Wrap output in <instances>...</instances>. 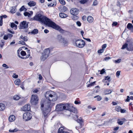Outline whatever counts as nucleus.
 I'll return each instance as SVG.
<instances>
[{
  "label": "nucleus",
  "instance_id": "nucleus-19",
  "mask_svg": "<svg viewBox=\"0 0 133 133\" xmlns=\"http://www.w3.org/2000/svg\"><path fill=\"white\" fill-rule=\"evenodd\" d=\"M59 16L62 18H65L68 16L67 15L63 13H60L59 14Z\"/></svg>",
  "mask_w": 133,
  "mask_h": 133
},
{
  "label": "nucleus",
  "instance_id": "nucleus-16",
  "mask_svg": "<svg viewBox=\"0 0 133 133\" xmlns=\"http://www.w3.org/2000/svg\"><path fill=\"white\" fill-rule=\"evenodd\" d=\"M5 106L4 104L2 103H0V111H3L5 109Z\"/></svg>",
  "mask_w": 133,
  "mask_h": 133
},
{
  "label": "nucleus",
  "instance_id": "nucleus-57",
  "mask_svg": "<svg viewBox=\"0 0 133 133\" xmlns=\"http://www.w3.org/2000/svg\"><path fill=\"white\" fill-rule=\"evenodd\" d=\"M19 43L23 45H24L25 44V42L23 41H19Z\"/></svg>",
  "mask_w": 133,
  "mask_h": 133
},
{
  "label": "nucleus",
  "instance_id": "nucleus-25",
  "mask_svg": "<svg viewBox=\"0 0 133 133\" xmlns=\"http://www.w3.org/2000/svg\"><path fill=\"white\" fill-rule=\"evenodd\" d=\"M38 30L37 29H34L31 32V33L34 34H36L38 33Z\"/></svg>",
  "mask_w": 133,
  "mask_h": 133
},
{
  "label": "nucleus",
  "instance_id": "nucleus-37",
  "mask_svg": "<svg viewBox=\"0 0 133 133\" xmlns=\"http://www.w3.org/2000/svg\"><path fill=\"white\" fill-rule=\"evenodd\" d=\"M60 3L64 5L65 4V1L64 0H59Z\"/></svg>",
  "mask_w": 133,
  "mask_h": 133
},
{
  "label": "nucleus",
  "instance_id": "nucleus-9",
  "mask_svg": "<svg viewBox=\"0 0 133 133\" xmlns=\"http://www.w3.org/2000/svg\"><path fill=\"white\" fill-rule=\"evenodd\" d=\"M20 25L21 29H25L28 27V24L26 21H23L20 23Z\"/></svg>",
  "mask_w": 133,
  "mask_h": 133
},
{
  "label": "nucleus",
  "instance_id": "nucleus-53",
  "mask_svg": "<svg viewBox=\"0 0 133 133\" xmlns=\"http://www.w3.org/2000/svg\"><path fill=\"white\" fill-rule=\"evenodd\" d=\"M23 40L25 41H27L28 40V39L27 38V37L26 36H24V37L23 38Z\"/></svg>",
  "mask_w": 133,
  "mask_h": 133
},
{
  "label": "nucleus",
  "instance_id": "nucleus-15",
  "mask_svg": "<svg viewBox=\"0 0 133 133\" xmlns=\"http://www.w3.org/2000/svg\"><path fill=\"white\" fill-rule=\"evenodd\" d=\"M15 119V117L14 115H11L10 116L9 120L10 122H12L14 121Z\"/></svg>",
  "mask_w": 133,
  "mask_h": 133
},
{
  "label": "nucleus",
  "instance_id": "nucleus-59",
  "mask_svg": "<svg viewBox=\"0 0 133 133\" xmlns=\"http://www.w3.org/2000/svg\"><path fill=\"white\" fill-rule=\"evenodd\" d=\"M117 5L118 6H120L121 5L120 3L118 1L117 2Z\"/></svg>",
  "mask_w": 133,
  "mask_h": 133
},
{
  "label": "nucleus",
  "instance_id": "nucleus-28",
  "mask_svg": "<svg viewBox=\"0 0 133 133\" xmlns=\"http://www.w3.org/2000/svg\"><path fill=\"white\" fill-rule=\"evenodd\" d=\"M80 122L78 124L79 125H80V127L79 126L77 127L78 128H81L82 127L83 125V122H82V120H79Z\"/></svg>",
  "mask_w": 133,
  "mask_h": 133
},
{
  "label": "nucleus",
  "instance_id": "nucleus-63",
  "mask_svg": "<svg viewBox=\"0 0 133 133\" xmlns=\"http://www.w3.org/2000/svg\"><path fill=\"white\" fill-rule=\"evenodd\" d=\"M39 79L40 80H41L42 78V76L41 75H39Z\"/></svg>",
  "mask_w": 133,
  "mask_h": 133
},
{
  "label": "nucleus",
  "instance_id": "nucleus-40",
  "mask_svg": "<svg viewBox=\"0 0 133 133\" xmlns=\"http://www.w3.org/2000/svg\"><path fill=\"white\" fill-rule=\"evenodd\" d=\"M121 61V59H119L117 60H115L114 62L116 63H120Z\"/></svg>",
  "mask_w": 133,
  "mask_h": 133
},
{
  "label": "nucleus",
  "instance_id": "nucleus-34",
  "mask_svg": "<svg viewBox=\"0 0 133 133\" xmlns=\"http://www.w3.org/2000/svg\"><path fill=\"white\" fill-rule=\"evenodd\" d=\"M128 45V44L125 43L123 45L122 47L121 48L122 49H124L126 48H127Z\"/></svg>",
  "mask_w": 133,
  "mask_h": 133
},
{
  "label": "nucleus",
  "instance_id": "nucleus-46",
  "mask_svg": "<svg viewBox=\"0 0 133 133\" xmlns=\"http://www.w3.org/2000/svg\"><path fill=\"white\" fill-rule=\"evenodd\" d=\"M104 50L102 48L101 49L99 50L98 51V53H102L104 51Z\"/></svg>",
  "mask_w": 133,
  "mask_h": 133
},
{
  "label": "nucleus",
  "instance_id": "nucleus-50",
  "mask_svg": "<svg viewBox=\"0 0 133 133\" xmlns=\"http://www.w3.org/2000/svg\"><path fill=\"white\" fill-rule=\"evenodd\" d=\"M2 66L4 67L5 68H8V65L5 64H3Z\"/></svg>",
  "mask_w": 133,
  "mask_h": 133
},
{
  "label": "nucleus",
  "instance_id": "nucleus-21",
  "mask_svg": "<svg viewBox=\"0 0 133 133\" xmlns=\"http://www.w3.org/2000/svg\"><path fill=\"white\" fill-rule=\"evenodd\" d=\"M111 91L109 89H107L105 90L104 93L105 95L108 94H111Z\"/></svg>",
  "mask_w": 133,
  "mask_h": 133
},
{
  "label": "nucleus",
  "instance_id": "nucleus-5",
  "mask_svg": "<svg viewBox=\"0 0 133 133\" xmlns=\"http://www.w3.org/2000/svg\"><path fill=\"white\" fill-rule=\"evenodd\" d=\"M52 50V49L50 48L45 49L41 57V60L42 61H44L49 56L50 52Z\"/></svg>",
  "mask_w": 133,
  "mask_h": 133
},
{
  "label": "nucleus",
  "instance_id": "nucleus-27",
  "mask_svg": "<svg viewBox=\"0 0 133 133\" xmlns=\"http://www.w3.org/2000/svg\"><path fill=\"white\" fill-rule=\"evenodd\" d=\"M16 11V10L15 7H12V9H11L10 12L12 13H15Z\"/></svg>",
  "mask_w": 133,
  "mask_h": 133
},
{
  "label": "nucleus",
  "instance_id": "nucleus-58",
  "mask_svg": "<svg viewBox=\"0 0 133 133\" xmlns=\"http://www.w3.org/2000/svg\"><path fill=\"white\" fill-rule=\"evenodd\" d=\"M7 17V16L5 15H4L3 16H1V18L2 19H3V17H4V18H6Z\"/></svg>",
  "mask_w": 133,
  "mask_h": 133
},
{
  "label": "nucleus",
  "instance_id": "nucleus-38",
  "mask_svg": "<svg viewBox=\"0 0 133 133\" xmlns=\"http://www.w3.org/2000/svg\"><path fill=\"white\" fill-rule=\"evenodd\" d=\"M121 71H117L116 73V76L117 77H119V76L120 75Z\"/></svg>",
  "mask_w": 133,
  "mask_h": 133
},
{
  "label": "nucleus",
  "instance_id": "nucleus-43",
  "mask_svg": "<svg viewBox=\"0 0 133 133\" xmlns=\"http://www.w3.org/2000/svg\"><path fill=\"white\" fill-rule=\"evenodd\" d=\"M12 77L14 78H17L18 77V75H16L15 73H14L12 75Z\"/></svg>",
  "mask_w": 133,
  "mask_h": 133
},
{
  "label": "nucleus",
  "instance_id": "nucleus-14",
  "mask_svg": "<svg viewBox=\"0 0 133 133\" xmlns=\"http://www.w3.org/2000/svg\"><path fill=\"white\" fill-rule=\"evenodd\" d=\"M87 20L89 23H91L93 22L94 19L92 16H89L87 18Z\"/></svg>",
  "mask_w": 133,
  "mask_h": 133
},
{
  "label": "nucleus",
  "instance_id": "nucleus-23",
  "mask_svg": "<svg viewBox=\"0 0 133 133\" xmlns=\"http://www.w3.org/2000/svg\"><path fill=\"white\" fill-rule=\"evenodd\" d=\"M21 83L20 80L19 79H17L15 81L14 83L15 84L17 85H19Z\"/></svg>",
  "mask_w": 133,
  "mask_h": 133
},
{
  "label": "nucleus",
  "instance_id": "nucleus-44",
  "mask_svg": "<svg viewBox=\"0 0 133 133\" xmlns=\"http://www.w3.org/2000/svg\"><path fill=\"white\" fill-rule=\"evenodd\" d=\"M88 0H82L80 1L81 3L84 4L87 2Z\"/></svg>",
  "mask_w": 133,
  "mask_h": 133
},
{
  "label": "nucleus",
  "instance_id": "nucleus-41",
  "mask_svg": "<svg viewBox=\"0 0 133 133\" xmlns=\"http://www.w3.org/2000/svg\"><path fill=\"white\" fill-rule=\"evenodd\" d=\"M21 55L23 56H24L26 55V53L24 51H22L21 52Z\"/></svg>",
  "mask_w": 133,
  "mask_h": 133
},
{
  "label": "nucleus",
  "instance_id": "nucleus-31",
  "mask_svg": "<svg viewBox=\"0 0 133 133\" xmlns=\"http://www.w3.org/2000/svg\"><path fill=\"white\" fill-rule=\"evenodd\" d=\"M72 18L73 20H77L78 19V16H76V15H74L72 17Z\"/></svg>",
  "mask_w": 133,
  "mask_h": 133
},
{
  "label": "nucleus",
  "instance_id": "nucleus-17",
  "mask_svg": "<svg viewBox=\"0 0 133 133\" xmlns=\"http://www.w3.org/2000/svg\"><path fill=\"white\" fill-rule=\"evenodd\" d=\"M28 5L30 7L34 6L36 4V3L34 1H30L28 3Z\"/></svg>",
  "mask_w": 133,
  "mask_h": 133
},
{
  "label": "nucleus",
  "instance_id": "nucleus-45",
  "mask_svg": "<svg viewBox=\"0 0 133 133\" xmlns=\"http://www.w3.org/2000/svg\"><path fill=\"white\" fill-rule=\"evenodd\" d=\"M98 2L96 0H95L93 2V5L94 6H95L97 5Z\"/></svg>",
  "mask_w": 133,
  "mask_h": 133
},
{
  "label": "nucleus",
  "instance_id": "nucleus-32",
  "mask_svg": "<svg viewBox=\"0 0 133 133\" xmlns=\"http://www.w3.org/2000/svg\"><path fill=\"white\" fill-rule=\"evenodd\" d=\"M121 108L119 106H117L116 107V111H117L118 112H119L121 110Z\"/></svg>",
  "mask_w": 133,
  "mask_h": 133
},
{
  "label": "nucleus",
  "instance_id": "nucleus-1",
  "mask_svg": "<svg viewBox=\"0 0 133 133\" xmlns=\"http://www.w3.org/2000/svg\"><path fill=\"white\" fill-rule=\"evenodd\" d=\"M33 19L35 20L38 21L43 23L48 26L51 27L56 30H59L60 31L62 30V29H61L59 26L57 25L49 19L40 14L36 15L34 17Z\"/></svg>",
  "mask_w": 133,
  "mask_h": 133
},
{
  "label": "nucleus",
  "instance_id": "nucleus-49",
  "mask_svg": "<svg viewBox=\"0 0 133 133\" xmlns=\"http://www.w3.org/2000/svg\"><path fill=\"white\" fill-rule=\"evenodd\" d=\"M105 72V69H103L102 70L100 71V74H103L104 72Z\"/></svg>",
  "mask_w": 133,
  "mask_h": 133
},
{
  "label": "nucleus",
  "instance_id": "nucleus-22",
  "mask_svg": "<svg viewBox=\"0 0 133 133\" xmlns=\"http://www.w3.org/2000/svg\"><path fill=\"white\" fill-rule=\"evenodd\" d=\"M127 28L130 30L133 29V26L131 23H128L127 26Z\"/></svg>",
  "mask_w": 133,
  "mask_h": 133
},
{
  "label": "nucleus",
  "instance_id": "nucleus-11",
  "mask_svg": "<svg viewBox=\"0 0 133 133\" xmlns=\"http://www.w3.org/2000/svg\"><path fill=\"white\" fill-rule=\"evenodd\" d=\"M30 109V105L28 104L25 105L22 108V110L25 111H29Z\"/></svg>",
  "mask_w": 133,
  "mask_h": 133
},
{
  "label": "nucleus",
  "instance_id": "nucleus-47",
  "mask_svg": "<svg viewBox=\"0 0 133 133\" xmlns=\"http://www.w3.org/2000/svg\"><path fill=\"white\" fill-rule=\"evenodd\" d=\"M117 22H113V23L112 24V26H116V25H117Z\"/></svg>",
  "mask_w": 133,
  "mask_h": 133
},
{
  "label": "nucleus",
  "instance_id": "nucleus-48",
  "mask_svg": "<svg viewBox=\"0 0 133 133\" xmlns=\"http://www.w3.org/2000/svg\"><path fill=\"white\" fill-rule=\"evenodd\" d=\"M76 24L78 26H80L81 25V23L79 21H77L76 22Z\"/></svg>",
  "mask_w": 133,
  "mask_h": 133
},
{
  "label": "nucleus",
  "instance_id": "nucleus-39",
  "mask_svg": "<svg viewBox=\"0 0 133 133\" xmlns=\"http://www.w3.org/2000/svg\"><path fill=\"white\" fill-rule=\"evenodd\" d=\"M95 82H95V81L94 82H93L92 83H91L89 85H88V86H87L88 87H90L93 86L94 85V84H95Z\"/></svg>",
  "mask_w": 133,
  "mask_h": 133
},
{
  "label": "nucleus",
  "instance_id": "nucleus-13",
  "mask_svg": "<svg viewBox=\"0 0 133 133\" xmlns=\"http://www.w3.org/2000/svg\"><path fill=\"white\" fill-rule=\"evenodd\" d=\"M127 50L129 51H133V45L132 44H128Z\"/></svg>",
  "mask_w": 133,
  "mask_h": 133
},
{
  "label": "nucleus",
  "instance_id": "nucleus-8",
  "mask_svg": "<svg viewBox=\"0 0 133 133\" xmlns=\"http://www.w3.org/2000/svg\"><path fill=\"white\" fill-rule=\"evenodd\" d=\"M32 117V114L29 112H25L23 115V118L25 121L30 120Z\"/></svg>",
  "mask_w": 133,
  "mask_h": 133
},
{
  "label": "nucleus",
  "instance_id": "nucleus-62",
  "mask_svg": "<svg viewBox=\"0 0 133 133\" xmlns=\"http://www.w3.org/2000/svg\"><path fill=\"white\" fill-rule=\"evenodd\" d=\"M83 38L84 39H85L87 41H89L90 42L91 41V40L89 38Z\"/></svg>",
  "mask_w": 133,
  "mask_h": 133
},
{
  "label": "nucleus",
  "instance_id": "nucleus-10",
  "mask_svg": "<svg viewBox=\"0 0 133 133\" xmlns=\"http://www.w3.org/2000/svg\"><path fill=\"white\" fill-rule=\"evenodd\" d=\"M78 10L75 8H72L70 10L71 14L73 15H76L78 13Z\"/></svg>",
  "mask_w": 133,
  "mask_h": 133
},
{
  "label": "nucleus",
  "instance_id": "nucleus-12",
  "mask_svg": "<svg viewBox=\"0 0 133 133\" xmlns=\"http://www.w3.org/2000/svg\"><path fill=\"white\" fill-rule=\"evenodd\" d=\"M57 39L60 43H63L64 45L67 43V42L63 38H62L61 36H58Z\"/></svg>",
  "mask_w": 133,
  "mask_h": 133
},
{
  "label": "nucleus",
  "instance_id": "nucleus-30",
  "mask_svg": "<svg viewBox=\"0 0 133 133\" xmlns=\"http://www.w3.org/2000/svg\"><path fill=\"white\" fill-rule=\"evenodd\" d=\"M11 28L15 27L16 29L17 28V25H15L14 23H12L11 24Z\"/></svg>",
  "mask_w": 133,
  "mask_h": 133
},
{
  "label": "nucleus",
  "instance_id": "nucleus-35",
  "mask_svg": "<svg viewBox=\"0 0 133 133\" xmlns=\"http://www.w3.org/2000/svg\"><path fill=\"white\" fill-rule=\"evenodd\" d=\"M56 4V2L54 3V4L52 3H51L49 4L48 5V6L49 7H50L52 6H55Z\"/></svg>",
  "mask_w": 133,
  "mask_h": 133
},
{
  "label": "nucleus",
  "instance_id": "nucleus-2",
  "mask_svg": "<svg viewBox=\"0 0 133 133\" xmlns=\"http://www.w3.org/2000/svg\"><path fill=\"white\" fill-rule=\"evenodd\" d=\"M64 110H67L75 113L76 109L70 106L69 103H59L58 104L56 107V110L57 111H62Z\"/></svg>",
  "mask_w": 133,
  "mask_h": 133
},
{
  "label": "nucleus",
  "instance_id": "nucleus-6",
  "mask_svg": "<svg viewBox=\"0 0 133 133\" xmlns=\"http://www.w3.org/2000/svg\"><path fill=\"white\" fill-rule=\"evenodd\" d=\"M38 100L39 99L37 95H32L31 102L32 104L36 105L38 103Z\"/></svg>",
  "mask_w": 133,
  "mask_h": 133
},
{
  "label": "nucleus",
  "instance_id": "nucleus-3",
  "mask_svg": "<svg viewBox=\"0 0 133 133\" xmlns=\"http://www.w3.org/2000/svg\"><path fill=\"white\" fill-rule=\"evenodd\" d=\"M45 96L47 99L50 101H55L58 98L56 94L53 92L49 91L46 92Z\"/></svg>",
  "mask_w": 133,
  "mask_h": 133
},
{
  "label": "nucleus",
  "instance_id": "nucleus-20",
  "mask_svg": "<svg viewBox=\"0 0 133 133\" xmlns=\"http://www.w3.org/2000/svg\"><path fill=\"white\" fill-rule=\"evenodd\" d=\"M33 14L32 11H31L30 13H29L28 12H25L24 13V15L25 16H28V17H30L31 15Z\"/></svg>",
  "mask_w": 133,
  "mask_h": 133
},
{
  "label": "nucleus",
  "instance_id": "nucleus-18",
  "mask_svg": "<svg viewBox=\"0 0 133 133\" xmlns=\"http://www.w3.org/2000/svg\"><path fill=\"white\" fill-rule=\"evenodd\" d=\"M63 128L62 127H60L58 129V133H69L65 132L63 131Z\"/></svg>",
  "mask_w": 133,
  "mask_h": 133
},
{
  "label": "nucleus",
  "instance_id": "nucleus-64",
  "mask_svg": "<svg viewBox=\"0 0 133 133\" xmlns=\"http://www.w3.org/2000/svg\"><path fill=\"white\" fill-rule=\"evenodd\" d=\"M112 103L113 105H116L117 104V103H116V102H112Z\"/></svg>",
  "mask_w": 133,
  "mask_h": 133
},
{
  "label": "nucleus",
  "instance_id": "nucleus-24",
  "mask_svg": "<svg viewBox=\"0 0 133 133\" xmlns=\"http://www.w3.org/2000/svg\"><path fill=\"white\" fill-rule=\"evenodd\" d=\"M20 98V96L18 95H15L14 96L13 99L16 100H18Z\"/></svg>",
  "mask_w": 133,
  "mask_h": 133
},
{
  "label": "nucleus",
  "instance_id": "nucleus-61",
  "mask_svg": "<svg viewBox=\"0 0 133 133\" xmlns=\"http://www.w3.org/2000/svg\"><path fill=\"white\" fill-rule=\"evenodd\" d=\"M110 58V57H106L104 58V60L105 61H106L109 60V59Z\"/></svg>",
  "mask_w": 133,
  "mask_h": 133
},
{
  "label": "nucleus",
  "instance_id": "nucleus-7",
  "mask_svg": "<svg viewBox=\"0 0 133 133\" xmlns=\"http://www.w3.org/2000/svg\"><path fill=\"white\" fill-rule=\"evenodd\" d=\"M75 44L76 46L79 48H82L84 46L85 43L83 40L79 39L76 41Z\"/></svg>",
  "mask_w": 133,
  "mask_h": 133
},
{
  "label": "nucleus",
  "instance_id": "nucleus-56",
  "mask_svg": "<svg viewBox=\"0 0 133 133\" xmlns=\"http://www.w3.org/2000/svg\"><path fill=\"white\" fill-rule=\"evenodd\" d=\"M8 38V36L7 35H5L4 37V39L5 40L7 39Z\"/></svg>",
  "mask_w": 133,
  "mask_h": 133
},
{
  "label": "nucleus",
  "instance_id": "nucleus-42",
  "mask_svg": "<svg viewBox=\"0 0 133 133\" xmlns=\"http://www.w3.org/2000/svg\"><path fill=\"white\" fill-rule=\"evenodd\" d=\"M119 119H118V122H117V123L118 124L120 125H122L123 123V121H119Z\"/></svg>",
  "mask_w": 133,
  "mask_h": 133
},
{
  "label": "nucleus",
  "instance_id": "nucleus-4",
  "mask_svg": "<svg viewBox=\"0 0 133 133\" xmlns=\"http://www.w3.org/2000/svg\"><path fill=\"white\" fill-rule=\"evenodd\" d=\"M54 103L49 102L46 104L45 105V109L43 111V114L44 117L47 116L51 110V107L53 105Z\"/></svg>",
  "mask_w": 133,
  "mask_h": 133
},
{
  "label": "nucleus",
  "instance_id": "nucleus-54",
  "mask_svg": "<svg viewBox=\"0 0 133 133\" xmlns=\"http://www.w3.org/2000/svg\"><path fill=\"white\" fill-rule=\"evenodd\" d=\"M106 44H104L102 46V48L104 50V49H105L106 48Z\"/></svg>",
  "mask_w": 133,
  "mask_h": 133
},
{
  "label": "nucleus",
  "instance_id": "nucleus-51",
  "mask_svg": "<svg viewBox=\"0 0 133 133\" xmlns=\"http://www.w3.org/2000/svg\"><path fill=\"white\" fill-rule=\"evenodd\" d=\"M28 54L27 55V57H26L28 58L29 57L30 55V50H28Z\"/></svg>",
  "mask_w": 133,
  "mask_h": 133
},
{
  "label": "nucleus",
  "instance_id": "nucleus-26",
  "mask_svg": "<svg viewBox=\"0 0 133 133\" xmlns=\"http://www.w3.org/2000/svg\"><path fill=\"white\" fill-rule=\"evenodd\" d=\"M97 98V101H100L102 99L101 97L99 95H98L94 97V98Z\"/></svg>",
  "mask_w": 133,
  "mask_h": 133
},
{
  "label": "nucleus",
  "instance_id": "nucleus-29",
  "mask_svg": "<svg viewBox=\"0 0 133 133\" xmlns=\"http://www.w3.org/2000/svg\"><path fill=\"white\" fill-rule=\"evenodd\" d=\"M39 88H36L33 90L32 91L34 93H37L40 90Z\"/></svg>",
  "mask_w": 133,
  "mask_h": 133
},
{
  "label": "nucleus",
  "instance_id": "nucleus-55",
  "mask_svg": "<svg viewBox=\"0 0 133 133\" xmlns=\"http://www.w3.org/2000/svg\"><path fill=\"white\" fill-rule=\"evenodd\" d=\"M120 111L121 113H124L125 112L126 110L124 109H121Z\"/></svg>",
  "mask_w": 133,
  "mask_h": 133
},
{
  "label": "nucleus",
  "instance_id": "nucleus-33",
  "mask_svg": "<svg viewBox=\"0 0 133 133\" xmlns=\"http://www.w3.org/2000/svg\"><path fill=\"white\" fill-rule=\"evenodd\" d=\"M26 9L24 7V6H22L21 8L19 10L21 11H26Z\"/></svg>",
  "mask_w": 133,
  "mask_h": 133
},
{
  "label": "nucleus",
  "instance_id": "nucleus-36",
  "mask_svg": "<svg viewBox=\"0 0 133 133\" xmlns=\"http://www.w3.org/2000/svg\"><path fill=\"white\" fill-rule=\"evenodd\" d=\"M9 131L10 132H14L18 131V130L16 128L13 130H11L10 129L9 130Z\"/></svg>",
  "mask_w": 133,
  "mask_h": 133
},
{
  "label": "nucleus",
  "instance_id": "nucleus-60",
  "mask_svg": "<svg viewBox=\"0 0 133 133\" xmlns=\"http://www.w3.org/2000/svg\"><path fill=\"white\" fill-rule=\"evenodd\" d=\"M2 19L1 18V20H0V26H2Z\"/></svg>",
  "mask_w": 133,
  "mask_h": 133
},
{
  "label": "nucleus",
  "instance_id": "nucleus-52",
  "mask_svg": "<svg viewBox=\"0 0 133 133\" xmlns=\"http://www.w3.org/2000/svg\"><path fill=\"white\" fill-rule=\"evenodd\" d=\"M105 77V80H107L109 82H110V77Z\"/></svg>",
  "mask_w": 133,
  "mask_h": 133
}]
</instances>
